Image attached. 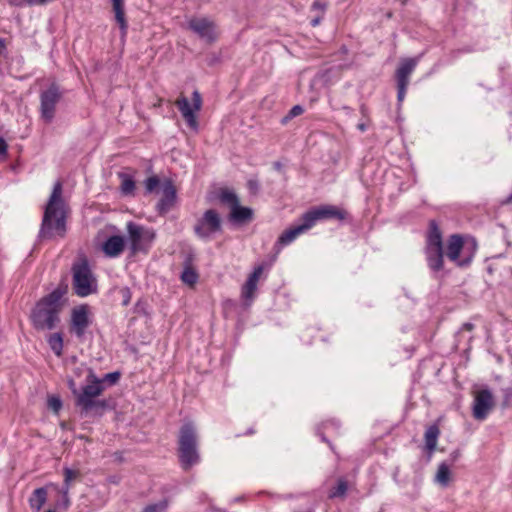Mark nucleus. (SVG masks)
I'll list each match as a JSON object with an SVG mask.
<instances>
[{
	"label": "nucleus",
	"instance_id": "1",
	"mask_svg": "<svg viewBox=\"0 0 512 512\" xmlns=\"http://www.w3.org/2000/svg\"><path fill=\"white\" fill-rule=\"evenodd\" d=\"M86 385L80 389L77 387L75 380L72 377L67 378V386L75 398V406L80 408V412L85 416L101 417L108 410L114 407L111 401L107 399H97L100 396L105 386L102 381L94 374L92 369H89L86 377Z\"/></svg>",
	"mask_w": 512,
	"mask_h": 512
},
{
	"label": "nucleus",
	"instance_id": "2",
	"mask_svg": "<svg viewBox=\"0 0 512 512\" xmlns=\"http://www.w3.org/2000/svg\"><path fill=\"white\" fill-rule=\"evenodd\" d=\"M68 291V285L61 282L49 294L38 300L30 313V321L37 331L53 330L60 322L62 298Z\"/></svg>",
	"mask_w": 512,
	"mask_h": 512
},
{
	"label": "nucleus",
	"instance_id": "3",
	"mask_svg": "<svg viewBox=\"0 0 512 512\" xmlns=\"http://www.w3.org/2000/svg\"><path fill=\"white\" fill-rule=\"evenodd\" d=\"M62 192V183L57 181L44 209L39 231V238L41 239H51L55 235L63 238L66 234V212Z\"/></svg>",
	"mask_w": 512,
	"mask_h": 512
},
{
	"label": "nucleus",
	"instance_id": "4",
	"mask_svg": "<svg viewBox=\"0 0 512 512\" xmlns=\"http://www.w3.org/2000/svg\"><path fill=\"white\" fill-rule=\"evenodd\" d=\"M197 431V427L192 421L184 422L179 428L177 456L184 471H189L201 459Z\"/></svg>",
	"mask_w": 512,
	"mask_h": 512
},
{
	"label": "nucleus",
	"instance_id": "5",
	"mask_svg": "<svg viewBox=\"0 0 512 512\" xmlns=\"http://www.w3.org/2000/svg\"><path fill=\"white\" fill-rule=\"evenodd\" d=\"M72 286L74 293L79 297H86L97 291V281L89 266L88 259L83 256L72 265Z\"/></svg>",
	"mask_w": 512,
	"mask_h": 512
},
{
	"label": "nucleus",
	"instance_id": "6",
	"mask_svg": "<svg viewBox=\"0 0 512 512\" xmlns=\"http://www.w3.org/2000/svg\"><path fill=\"white\" fill-rule=\"evenodd\" d=\"M476 252V242L470 246L465 245L464 238L460 234H452L447 241L446 255L448 259L460 268L468 267Z\"/></svg>",
	"mask_w": 512,
	"mask_h": 512
},
{
	"label": "nucleus",
	"instance_id": "7",
	"mask_svg": "<svg viewBox=\"0 0 512 512\" xmlns=\"http://www.w3.org/2000/svg\"><path fill=\"white\" fill-rule=\"evenodd\" d=\"M127 232L132 255L138 252L147 253L156 236L152 229L144 228L132 221L127 223Z\"/></svg>",
	"mask_w": 512,
	"mask_h": 512
},
{
	"label": "nucleus",
	"instance_id": "8",
	"mask_svg": "<svg viewBox=\"0 0 512 512\" xmlns=\"http://www.w3.org/2000/svg\"><path fill=\"white\" fill-rule=\"evenodd\" d=\"M193 231L202 240L209 239L213 234L222 233V219L218 211L215 209L206 210L196 221Z\"/></svg>",
	"mask_w": 512,
	"mask_h": 512
},
{
	"label": "nucleus",
	"instance_id": "9",
	"mask_svg": "<svg viewBox=\"0 0 512 512\" xmlns=\"http://www.w3.org/2000/svg\"><path fill=\"white\" fill-rule=\"evenodd\" d=\"M63 97V91L56 82L40 93L41 118L45 123H51L55 117L56 106Z\"/></svg>",
	"mask_w": 512,
	"mask_h": 512
},
{
	"label": "nucleus",
	"instance_id": "10",
	"mask_svg": "<svg viewBox=\"0 0 512 512\" xmlns=\"http://www.w3.org/2000/svg\"><path fill=\"white\" fill-rule=\"evenodd\" d=\"M92 324L90 307L88 304H81L71 310L69 321V332L79 341H83L87 329Z\"/></svg>",
	"mask_w": 512,
	"mask_h": 512
},
{
	"label": "nucleus",
	"instance_id": "11",
	"mask_svg": "<svg viewBox=\"0 0 512 512\" xmlns=\"http://www.w3.org/2000/svg\"><path fill=\"white\" fill-rule=\"evenodd\" d=\"M187 27L207 44H213L218 40L217 25L208 17H193L188 21Z\"/></svg>",
	"mask_w": 512,
	"mask_h": 512
},
{
	"label": "nucleus",
	"instance_id": "12",
	"mask_svg": "<svg viewBox=\"0 0 512 512\" xmlns=\"http://www.w3.org/2000/svg\"><path fill=\"white\" fill-rule=\"evenodd\" d=\"M193 106L190 105L189 100L185 96H180L175 105L181 112L183 118L186 120L188 125L191 128L196 129L198 126L197 118L195 115V111H199L202 107V97L201 94L195 90L192 94Z\"/></svg>",
	"mask_w": 512,
	"mask_h": 512
},
{
	"label": "nucleus",
	"instance_id": "13",
	"mask_svg": "<svg viewBox=\"0 0 512 512\" xmlns=\"http://www.w3.org/2000/svg\"><path fill=\"white\" fill-rule=\"evenodd\" d=\"M417 65V59L405 58L400 63V66L396 70V81H397V100L402 102L405 98L407 87L409 85V78Z\"/></svg>",
	"mask_w": 512,
	"mask_h": 512
},
{
	"label": "nucleus",
	"instance_id": "14",
	"mask_svg": "<svg viewBox=\"0 0 512 512\" xmlns=\"http://www.w3.org/2000/svg\"><path fill=\"white\" fill-rule=\"evenodd\" d=\"M177 202V189L172 179L167 178L162 184V196L156 204V212L160 216H165L170 212Z\"/></svg>",
	"mask_w": 512,
	"mask_h": 512
},
{
	"label": "nucleus",
	"instance_id": "15",
	"mask_svg": "<svg viewBox=\"0 0 512 512\" xmlns=\"http://www.w3.org/2000/svg\"><path fill=\"white\" fill-rule=\"evenodd\" d=\"M311 226L313 227L317 221L324 219L344 220L347 212L333 205H322L313 207L305 212Z\"/></svg>",
	"mask_w": 512,
	"mask_h": 512
},
{
	"label": "nucleus",
	"instance_id": "16",
	"mask_svg": "<svg viewBox=\"0 0 512 512\" xmlns=\"http://www.w3.org/2000/svg\"><path fill=\"white\" fill-rule=\"evenodd\" d=\"M494 407V398L490 390L478 391L473 403V417L477 420H484Z\"/></svg>",
	"mask_w": 512,
	"mask_h": 512
},
{
	"label": "nucleus",
	"instance_id": "17",
	"mask_svg": "<svg viewBox=\"0 0 512 512\" xmlns=\"http://www.w3.org/2000/svg\"><path fill=\"white\" fill-rule=\"evenodd\" d=\"M299 222H300L299 224L294 225V226L288 228L287 230H285L279 236L276 244L280 245V246L288 245L292 241H294L297 236H299L300 234H302L312 228L305 213H303L301 215V217L299 218Z\"/></svg>",
	"mask_w": 512,
	"mask_h": 512
},
{
	"label": "nucleus",
	"instance_id": "18",
	"mask_svg": "<svg viewBox=\"0 0 512 512\" xmlns=\"http://www.w3.org/2000/svg\"><path fill=\"white\" fill-rule=\"evenodd\" d=\"M263 270L264 266L262 264L254 267L252 273L249 274L246 282L242 286L241 296L244 299L246 305H250L255 297L257 282L261 277Z\"/></svg>",
	"mask_w": 512,
	"mask_h": 512
},
{
	"label": "nucleus",
	"instance_id": "19",
	"mask_svg": "<svg viewBox=\"0 0 512 512\" xmlns=\"http://www.w3.org/2000/svg\"><path fill=\"white\" fill-rule=\"evenodd\" d=\"M425 256L428 267L438 273L444 268V249L443 247L425 246Z\"/></svg>",
	"mask_w": 512,
	"mask_h": 512
},
{
	"label": "nucleus",
	"instance_id": "20",
	"mask_svg": "<svg viewBox=\"0 0 512 512\" xmlns=\"http://www.w3.org/2000/svg\"><path fill=\"white\" fill-rule=\"evenodd\" d=\"M228 220L235 225H243L253 220V210L250 207L241 206L240 203L232 207Z\"/></svg>",
	"mask_w": 512,
	"mask_h": 512
},
{
	"label": "nucleus",
	"instance_id": "21",
	"mask_svg": "<svg viewBox=\"0 0 512 512\" xmlns=\"http://www.w3.org/2000/svg\"><path fill=\"white\" fill-rule=\"evenodd\" d=\"M125 248V239L123 236L113 235L106 239L103 243L102 249L105 255L109 257H116L120 255Z\"/></svg>",
	"mask_w": 512,
	"mask_h": 512
},
{
	"label": "nucleus",
	"instance_id": "22",
	"mask_svg": "<svg viewBox=\"0 0 512 512\" xmlns=\"http://www.w3.org/2000/svg\"><path fill=\"white\" fill-rule=\"evenodd\" d=\"M425 246L443 247L442 231L435 220L429 221V229L426 235Z\"/></svg>",
	"mask_w": 512,
	"mask_h": 512
},
{
	"label": "nucleus",
	"instance_id": "23",
	"mask_svg": "<svg viewBox=\"0 0 512 512\" xmlns=\"http://www.w3.org/2000/svg\"><path fill=\"white\" fill-rule=\"evenodd\" d=\"M440 435V429L437 424L430 425L424 434L425 439V449L427 450L429 456L428 459L431 458L432 453L435 451L437 447V441Z\"/></svg>",
	"mask_w": 512,
	"mask_h": 512
},
{
	"label": "nucleus",
	"instance_id": "24",
	"mask_svg": "<svg viewBox=\"0 0 512 512\" xmlns=\"http://www.w3.org/2000/svg\"><path fill=\"white\" fill-rule=\"evenodd\" d=\"M113 11L115 13V20L119 24L122 35H125L128 29V23L125 17L124 0H111Z\"/></svg>",
	"mask_w": 512,
	"mask_h": 512
},
{
	"label": "nucleus",
	"instance_id": "25",
	"mask_svg": "<svg viewBox=\"0 0 512 512\" xmlns=\"http://www.w3.org/2000/svg\"><path fill=\"white\" fill-rule=\"evenodd\" d=\"M47 500V489L45 487L37 488L29 498V505L32 510L40 511Z\"/></svg>",
	"mask_w": 512,
	"mask_h": 512
},
{
	"label": "nucleus",
	"instance_id": "26",
	"mask_svg": "<svg viewBox=\"0 0 512 512\" xmlns=\"http://www.w3.org/2000/svg\"><path fill=\"white\" fill-rule=\"evenodd\" d=\"M451 472L449 469V464L446 461H443L439 464L436 475H435V481L442 485L443 487L448 486L450 482Z\"/></svg>",
	"mask_w": 512,
	"mask_h": 512
},
{
	"label": "nucleus",
	"instance_id": "27",
	"mask_svg": "<svg viewBox=\"0 0 512 512\" xmlns=\"http://www.w3.org/2000/svg\"><path fill=\"white\" fill-rule=\"evenodd\" d=\"M47 343L50 347V349L54 352V354L58 357L62 356L63 354V336L62 333L56 332L53 334H50Z\"/></svg>",
	"mask_w": 512,
	"mask_h": 512
},
{
	"label": "nucleus",
	"instance_id": "28",
	"mask_svg": "<svg viewBox=\"0 0 512 512\" xmlns=\"http://www.w3.org/2000/svg\"><path fill=\"white\" fill-rule=\"evenodd\" d=\"M119 177L122 180L120 188L121 193L125 196L134 195L136 185L132 176L125 173H120Z\"/></svg>",
	"mask_w": 512,
	"mask_h": 512
},
{
	"label": "nucleus",
	"instance_id": "29",
	"mask_svg": "<svg viewBox=\"0 0 512 512\" xmlns=\"http://www.w3.org/2000/svg\"><path fill=\"white\" fill-rule=\"evenodd\" d=\"M348 491V482L344 478H339L337 480V485L332 487L329 491L328 497L330 499L333 498H344Z\"/></svg>",
	"mask_w": 512,
	"mask_h": 512
},
{
	"label": "nucleus",
	"instance_id": "30",
	"mask_svg": "<svg viewBox=\"0 0 512 512\" xmlns=\"http://www.w3.org/2000/svg\"><path fill=\"white\" fill-rule=\"evenodd\" d=\"M219 200L221 203L228 205L230 210L232 207L239 204L238 196L228 189H221L219 193Z\"/></svg>",
	"mask_w": 512,
	"mask_h": 512
},
{
	"label": "nucleus",
	"instance_id": "31",
	"mask_svg": "<svg viewBox=\"0 0 512 512\" xmlns=\"http://www.w3.org/2000/svg\"><path fill=\"white\" fill-rule=\"evenodd\" d=\"M199 275L194 267H185L181 274L183 283L193 286L198 281Z\"/></svg>",
	"mask_w": 512,
	"mask_h": 512
},
{
	"label": "nucleus",
	"instance_id": "32",
	"mask_svg": "<svg viewBox=\"0 0 512 512\" xmlns=\"http://www.w3.org/2000/svg\"><path fill=\"white\" fill-rule=\"evenodd\" d=\"M80 476V472L70 468H64V483L61 492L66 494L70 489V482Z\"/></svg>",
	"mask_w": 512,
	"mask_h": 512
},
{
	"label": "nucleus",
	"instance_id": "33",
	"mask_svg": "<svg viewBox=\"0 0 512 512\" xmlns=\"http://www.w3.org/2000/svg\"><path fill=\"white\" fill-rule=\"evenodd\" d=\"M160 178L156 175L148 177L144 181L145 193L152 194L157 191V188L160 186Z\"/></svg>",
	"mask_w": 512,
	"mask_h": 512
},
{
	"label": "nucleus",
	"instance_id": "34",
	"mask_svg": "<svg viewBox=\"0 0 512 512\" xmlns=\"http://www.w3.org/2000/svg\"><path fill=\"white\" fill-rule=\"evenodd\" d=\"M168 507V501L162 500L158 503H152L144 507L142 512H165Z\"/></svg>",
	"mask_w": 512,
	"mask_h": 512
},
{
	"label": "nucleus",
	"instance_id": "35",
	"mask_svg": "<svg viewBox=\"0 0 512 512\" xmlns=\"http://www.w3.org/2000/svg\"><path fill=\"white\" fill-rule=\"evenodd\" d=\"M120 377L121 373L119 371H114L105 374L102 379H99V381H102L103 386L105 382H108L110 385H114L119 381Z\"/></svg>",
	"mask_w": 512,
	"mask_h": 512
},
{
	"label": "nucleus",
	"instance_id": "36",
	"mask_svg": "<svg viewBox=\"0 0 512 512\" xmlns=\"http://www.w3.org/2000/svg\"><path fill=\"white\" fill-rule=\"evenodd\" d=\"M48 407L56 414L62 408V400L59 396H51L48 398Z\"/></svg>",
	"mask_w": 512,
	"mask_h": 512
},
{
	"label": "nucleus",
	"instance_id": "37",
	"mask_svg": "<svg viewBox=\"0 0 512 512\" xmlns=\"http://www.w3.org/2000/svg\"><path fill=\"white\" fill-rule=\"evenodd\" d=\"M194 260H195V253L192 248H189L187 251L183 252V268L194 267L193 266Z\"/></svg>",
	"mask_w": 512,
	"mask_h": 512
},
{
	"label": "nucleus",
	"instance_id": "38",
	"mask_svg": "<svg viewBox=\"0 0 512 512\" xmlns=\"http://www.w3.org/2000/svg\"><path fill=\"white\" fill-rule=\"evenodd\" d=\"M512 399V388L503 389V400L501 403L502 408H507L510 406V401Z\"/></svg>",
	"mask_w": 512,
	"mask_h": 512
},
{
	"label": "nucleus",
	"instance_id": "39",
	"mask_svg": "<svg viewBox=\"0 0 512 512\" xmlns=\"http://www.w3.org/2000/svg\"><path fill=\"white\" fill-rule=\"evenodd\" d=\"M120 295L122 298V305L127 306L131 301V291L128 287H123L120 289Z\"/></svg>",
	"mask_w": 512,
	"mask_h": 512
},
{
	"label": "nucleus",
	"instance_id": "40",
	"mask_svg": "<svg viewBox=\"0 0 512 512\" xmlns=\"http://www.w3.org/2000/svg\"><path fill=\"white\" fill-rule=\"evenodd\" d=\"M247 187L252 194H257L260 188L259 182L256 179H250L247 182Z\"/></svg>",
	"mask_w": 512,
	"mask_h": 512
},
{
	"label": "nucleus",
	"instance_id": "41",
	"mask_svg": "<svg viewBox=\"0 0 512 512\" xmlns=\"http://www.w3.org/2000/svg\"><path fill=\"white\" fill-rule=\"evenodd\" d=\"M461 456H462L461 450L456 449L451 452V454L449 455V459L446 462H448L449 466L453 465L454 463H456L459 460V458Z\"/></svg>",
	"mask_w": 512,
	"mask_h": 512
},
{
	"label": "nucleus",
	"instance_id": "42",
	"mask_svg": "<svg viewBox=\"0 0 512 512\" xmlns=\"http://www.w3.org/2000/svg\"><path fill=\"white\" fill-rule=\"evenodd\" d=\"M303 112H304V108L301 105H295L289 110L290 117L299 116V115L303 114Z\"/></svg>",
	"mask_w": 512,
	"mask_h": 512
},
{
	"label": "nucleus",
	"instance_id": "43",
	"mask_svg": "<svg viewBox=\"0 0 512 512\" xmlns=\"http://www.w3.org/2000/svg\"><path fill=\"white\" fill-rule=\"evenodd\" d=\"M326 7L327 4L325 2H322L321 0H315L312 5V9L320 10L322 14L324 13Z\"/></svg>",
	"mask_w": 512,
	"mask_h": 512
},
{
	"label": "nucleus",
	"instance_id": "44",
	"mask_svg": "<svg viewBox=\"0 0 512 512\" xmlns=\"http://www.w3.org/2000/svg\"><path fill=\"white\" fill-rule=\"evenodd\" d=\"M8 145L4 138L0 137V156L7 154Z\"/></svg>",
	"mask_w": 512,
	"mask_h": 512
},
{
	"label": "nucleus",
	"instance_id": "45",
	"mask_svg": "<svg viewBox=\"0 0 512 512\" xmlns=\"http://www.w3.org/2000/svg\"><path fill=\"white\" fill-rule=\"evenodd\" d=\"M322 16L323 14L321 13L320 15H317L314 18H312L310 21L311 26L316 27L317 25H319V23L322 20Z\"/></svg>",
	"mask_w": 512,
	"mask_h": 512
},
{
	"label": "nucleus",
	"instance_id": "46",
	"mask_svg": "<svg viewBox=\"0 0 512 512\" xmlns=\"http://www.w3.org/2000/svg\"><path fill=\"white\" fill-rule=\"evenodd\" d=\"M461 329L466 331H472L474 329V325L470 322H466L462 325Z\"/></svg>",
	"mask_w": 512,
	"mask_h": 512
},
{
	"label": "nucleus",
	"instance_id": "47",
	"mask_svg": "<svg viewBox=\"0 0 512 512\" xmlns=\"http://www.w3.org/2000/svg\"><path fill=\"white\" fill-rule=\"evenodd\" d=\"M63 494V505H64V508H67L70 504V500H69V496H68V492H66V494L62 493Z\"/></svg>",
	"mask_w": 512,
	"mask_h": 512
},
{
	"label": "nucleus",
	"instance_id": "48",
	"mask_svg": "<svg viewBox=\"0 0 512 512\" xmlns=\"http://www.w3.org/2000/svg\"><path fill=\"white\" fill-rule=\"evenodd\" d=\"M273 168H274L276 171L281 172V171H282V169H283V165H282V163H281V162H279V161H275V162L273 163Z\"/></svg>",
	"mask_w": 512,
	"mask_h": 512
},
{
	"label": "nucleus",
	"instance_id": "49",
	"mask_svg": "<svg viewBox=\"0 0 512 512\" xmlns=\"http://www.w3.org/2000/svg\"><path fill=\"white\" fill-rule=\"evenodd\" d=\"M294 117H290V113L288 112L287 115H285L282 120H281V123L282 124H287L291 119H293Z\"/></svg>",
	"mask_w": 512,
	"mask_h": 512
},
{
	"label": "nucleus",
	"instance_id": "50",
	"mask_svg": "<svg viewBox=\"0 0 512 512\" xmlns=\"http://www.w3.org/2000/svg\"><path fill=\"white\" fill-rule=\"evenodd\" d=\"M5 49H6L5 40L0 38V55L4 52Z\"/></svg>",
	"mask_w": 512,
	"mask_h": 512
},
{
	"label": "nucleus",
	"instance_id": "51",
	"mask_svg": "<svg viewBox=\"0 0 512 512\" xmlns=\"http://www.w3.org/2000/svg\"><path fill=\"white\" fill-rule=\"evenodd\" d=\"M357 128H358L360 131H362V132H364V131L367 129L366 124H364V123H359V124L357 125Z\"/></svg>",
	"mask_w": 512,
	"mask_h": 512
},
{
	"label": "nucleus",
	"instance_id": "52",
	"mask_svg": "<svg viewBox=\"0 0 512 512\" xmlns=\"http://www.w3.org/2000/svg\"><path fill=\"white\" fill-rule=\"evenodd\" d=\"M321 439L323 442L328 443L330 446H332L330 441L326 438V436L324 434H321Z\"/></svg>",
	"mask_w": 512,
	"mask_h": 512
},
{
	"label": "nucleus",
	"instance_id": "53",
	"mask_svg": "<svg viewBox=\"0 0 512 512\" xmlns=\"http://www.w3.org/2000/svg\"><path fill=\"white\" fill-rule=\"evenodd\" d=\"M505 203H512V193L507 197Z\"/></svg>",
	"mask_w": 512,
	"mask_h": 512
},
{
	"label": "nucleus",
	"instance_id": "54",
	"mask_svg": "<svg viewBox=\"0 0 512 512\" xmlns=\"http://www.w3.org/2000/svg\"><path fill=\"white\" fill-rule=\"evenodd\" d=\"M407 2L408 0H401L402 5H406Z\"/></svg>",
	"mask_w": 512,
	"mask_h": 512
},
{
	"label": "nucleus",
	"instance_id": "55",
	"mask_svg": "<svg viewBox=\"0 0 512 512\" xmlns=\"http://www.w3.org/2000/svg\"><path fill=\"white\" fill-rule=\"evenodd\" d=\"M45 512H55V511H54V510H52V509H49V510H47V511H45Z\"/></svg>",
	"mask_w": 512,
	"mask_h": 512
}]
</instances>
